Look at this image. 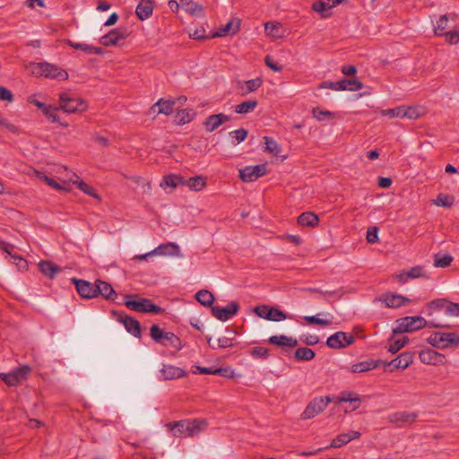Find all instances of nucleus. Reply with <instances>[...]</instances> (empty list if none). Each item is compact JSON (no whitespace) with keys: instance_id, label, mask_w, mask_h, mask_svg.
I'll list each match as a JSON object with an SVG mask.
<instances>
[{"instance_id":"f704fd0d","label":"nucleus","mask_w":459,"mask_h":459,"mask_svg":"<svg viewBox=\"0 0 459 459\" xmlns=\"http://www.w3.org/2000/svg\"><path fill=\"white\" fill-rule=\"evenodd\" d=\"M294 357L298 361H310L316 357V352L310 348L299 347L296 350Z\"/></svg>"},{"instance_id":"a19ab883","label":"nucleus","mask_w":459,"mask_h":459,"mask_svg":"<svg viewBox=\"0 0 459 459\" xmlns=\"http://www.w3.org/2000/svg\"><path fill=\"white\" fill-rule=\"evenodd\" d=\"M307 291H309L311 293H319L324 296L333 297L337 299H341L342 297V295L344 294V291L342 290V289H338V290H323L320 288H308Z\"/></svg>"},{"instance_id":"0e129e2a","label":"nucleus","mask_w":459,"mask_h":459,"mask_svg":"<svg viewBox=\"0 0 459 459\" xmlns=\"http://www.w3.org/2000/svg\"><path fill=\"white\" fill-rule=\"evenodd\" d=\"M367 241L370 244L378 241V229L375 226L369 227L367 231Z\"/></svg>"},{"instance_id":"c9c22d12","label":"nucleus","mask_w":459,"mask_h":459,"mask_svg":"<svg viewBox=\"0 0 459 459\" xmlns=\"http://www.w3.org/2000/svg\"><path fill=\"white\" fill-rule=\"evenodd\" d=\"M195 116V112L193 109H182L178 111L175 122L177 125L182 126L191 122Z\"/></svg>"},{"instance_id":"6e6d98bb","label":"nucleus","mask_w":459,"mask_h":459,"mask_svg":"<svg viewBox=\"0 0 459 459\" xmlns=\"http://www.w3.org/2000/svg\"><path fill=\"white\" fill-rule=\"evenodd\" d=\"M305 321L309 325H318L321 326H328L332 324L331 320L322 319L316 316H307L304 317Z\"/></svg>"},{"instance_id":"dca6fc26","label":"nucleus","mask_w":459,"mask_h":459,"mask_svg":"<svg viewBox=\"0 0 459 459\" xmlns=\"http://www.w3.org/2000/svg\"><path fill=\"white\" fill-rule=\"evenodd\" d=\"M128 33L126 29H114L100 39V43L106 47L118 46L120 41L126 39Z\"/></svg>"},{"instance_id":"4be33fe9","label":"nucleus","mask_w":459,"mask_h":459,"mask_svg":"<svg viewBox=\"0 0 459 459\" xmlns=\"http://www.w3.org/2000/svg\"><path fill=\"white\" fill-rule=\"evenodd\" d=\"M151 254L158 255H171V256H181L180 247L174 242H168L166 244H160L156 248L151 251Z\"/></svg>"},{"instance_id":"423d86ee","label":"nucleus","mask_w":459,"mask_h":459,"mask_svg":"<svg viewBox=\"0 0 459 459\" xmlns=\"http://www.w3.org/2000/svg\"><path fill=\"white\" fill-rule=\"evenodd\" d=\"M427 342L435 348L446 349L459 345V334L456 333L436 332L427 339Z\"/></svg>"},{"instance_id":"6e6552de","label":"nucleus","mask_w":459,"mask_h":459,"mask_svg":"<svg viewBox=\"0 0 459 459\" xmlns=\"http://www.w3.org/2000/svg\"><path fill=\"white\" fill-rule=\"evenodd\" d=\"M320 88H327L333 91H355L363 88V83L356 79L343 78L337 82H323Z\"/></svg>"},{"instance_id":"72a5a7b5","label":"nucleus","mask_w":459,"mask_h":459,"mask_svg":"<svg viewBox=\"0 0 459 459\" xmlns=\"http://www.w3.org/2000/svg\"><path fill=\"white\" fill-rule=\"evenodd\" d=\"M180 4L182 8L186 10V12L191 14L204 15L203 5L194 2L193 0H180Z\"/></svg>"},{"instance_id":"ea45409f","label":"nucleus","mask_w":459,"mask_h":459,"mask_svg":"<svg viewBox=\"0 0 459 459\" xmlns=\"http://www.w3.org/2000/svg\"><path fill=\"white\" fill-rule=\"evenodd\" d=\"M264 141L265 144V151L273 153L274 156L280 155L281 148L274 139L270 136H264Z\"/></svg>"},{"instance_id":"4d7b16f0","label":"nucleus","mask_w":459,"mask_h":459,"mask_svg":"<svg viewBox=\"0 0 459 459\" xmlns=\"http://www.w3.org/2000/svg\"><path fill=\"white\" fill-rule=\"evenodd\" d=\"M448 300L446 299H437L429 303H428V307L434 310L445 309L446 310V307Z\"/></svg>"},{"instance_id":"a878e982","label":"nucleus","mask_w":459,"mask_h":459,"mask_svg":"<svg viewBox=\"0 0 459 459\" xmlns=\"http://www.w3.org/2000/svg\"><path fill=\"white\" fill-rule=\"evenodd\" d=\"M152 0H141L135 9V13L141 21L148 19L152 14Z\"/></svg>"},{"instance_id":"412c9836","label":"nucleus","mask_w":459,"mask_h":459,"mask_svg":"<svg viewBox=\"0 0 459 459\" xmlns=\"http://www.w3.org/2000/svg\"><path fill=\"white\" fill-rule=\"evenodd\" d=\"M96 297L101 295L107 300L115 301L117 293L114 290L111 284L102 280H96Z\"/></svg>"},{"instance_id":"aec40b11","label":"nucleus","mask_w":459,"mask_h":459,"mask_svg":"<svg viewBox=\"0 0 459 459\" xmlns=\"http://www.w3.org/2000/svg\"><path fill=\"white\" fill-rule=\"evenodd\" d=\"M118 320L123 323L126 330L134 337L141 336L140 322L134 317L121 312L118 314Z\"/></svg>"},{"instance_id":"13d9d810","label":"nucleus","mask_w":459,"mask_h":459,"mask_svg":"<svg viewBox=\"0 0 459 459\" xmlns=\"http://www.w3.org/2000/svg\"><path fill=\"white\" fill-rule=\"evenodd\" d=\"M435 204L443 207H451L453 204V197L445 194H439Z\"/></svg>"},{"instance_id":"f03ea898","label":"nucleus","mask_w":459,"mask_h":459,"mask_svg":"<svg viewBox=\"0 0 459 459\" xmlns=\"http://www.w3.org/2000/svg\"><path fill=\"white\" fill-rule=\"evenodd\" d=\"M206 427L207 423L205 420H181L166 424V428L172 431L174 437H181L183 435L193 437L198 435Z\"/></svg>"},{"instance_id":"cd10ccee","label":"nucleus","mask_w":459,"mask_h":459,"mask_svg":"<svg viewBox=\"0 0 459 459\" xmlns=\"http://www.w3.org/2000/svg\"><path fill=\"white\" fill-rule=\"evenodd\" d=\"M39 268L42 274L49 279H53L61 271L58 265L48 260L40 261Z\"/></svg>"},{"instance_id":"7ed1b4c3","label":"nucleus","mask_w":459,"mask_h":459,"mask_svg":"<svg viewBox=\"0 0 459 459\" xmlns=\"http://www.w3.org/2000/svg\"><path fill=\"white\" fill-rule=\"evenodd\" d=\"M125 299V306L135 312L160 314L163 311L160 306L154 304L151 299L141 298L136 294H126Z\"/></svg>"},{"instance_id":"864d4df0","label":"nucleus","mask_w":459,"mask_h":459,"mask_svg":"<svg viewBox=\"0 0 459 459\" xmlns=\"http://www.w3.org/2000/svg\"><path fill=\"white\" fill-rule=\"evenodd\" d=\"M448 23V18L447 16L441 15L437 22V26L435 27V34L437 36H444V34L446 32L445 30L447 28Z\"/></svg>"},{"instance_id":"c03bdc74","label":"nucleus","mask_w":459,"mask_h":459,"mask_svg":"<svg viewBox=\"0 0 459 459\" xmlns=\"http://www.w3.org/2000/svg\"><path fill=\"white\" fill-rule=\"evenodd\" d=\"M165 333H166L161 328H160V326L157 325H153L150 328V335H151L152 339L153 341H155L156 342L161 343L162 345L166 346V345H168V343L163 342Z\"/></svg>"},{"instance_id":"1a4fd4ad","label":"nucleus","mask_w":459,"mask_h":459,"mask_svg":"<svg viewBox=\"0 0 459 459\" xmlns=\"http://www.w3.org/2000/svg\"><path fill=\"white\" fill-rule=\"evenodd\" d=\"M30 368L28 365L14 368L10 373H1L0 378L9 386H15L27 378Z\"/></svg>"},{"instance_id":"5701e85b","label":"nucleus","mask_w":459,"mask_h":459,"mask_svg":"<svg viewBox=\"0 0 459 459\" xmlns=\"http://www.w3.org/2000/svg\"><path fill=\"white\" fill-rule=\"evenodd\" d=\"M360 436H361L360 432H359L357 430H351L348 433L340 434L332 440L329 447H332V448L342 447V446H345L346 444H348L349 442H351V440L359 438ZM326 448H328V446Z\"/></svg>"},{"instance_id":"79ce46f5","label":"nucleus","mask_w":459,"mask_h":459,"mask_svg":"<svg viewBox=\"0 0 459 459\" xmlns=\"http://www.w3.org/2000/svg\"><path fill=\"white\" fill-rule=\"evenodd\" d=\"M186 185L189 186V188L199 191L206 186L205 178L202 176L192 177L187 179Z\"/></svg>"},{"instance_id":"bf43d9fd","label":"nucleus","mask_w":459,"mask_h":459,"mask_svg":"<svg viewBox=\"0 0 459 459\" xmlns=\"http://www.w3.org/2000/svg\"><path fill=\"white\" fill-rule=\"evenodd\" d=\"M249 353L255 358L266 359L269 355V350L265 347L257 346L252 348Z\"/></svg>"},{"instance_id":"e433bc0d","label":"nucleus","mask_w":459,"mask_h":459,"mask_svg":"<svg viewBox=\"0 0 459 459\" xmlns=\"http://www.w3.org/2000/svg\"><path fill=\"white\" fill-rule=\"evenodd\" d=\"M196 300L204 307H211L214 301V297L207 290H201L195 294Z\"/></svg>"},{"instance_id":"37998d69","label":"nucleus","mask_w":459,"mask_h":459,"mask_svg":"<svg viewBox=\"0 0 459 459\" xmlns=\"http://www.w3.org/2000/svg\"><path fill=\"white\" fill-rule=\"evenodd\" d=\"M312 116L317 121L330 120L334 117V113L328 110H322L319 107H315L312 109Z\"/></svg>"},{"instance_id":"49530a36","label":"nucleus","mask_w":459,"mask_h":459,"mask_svg":"<svg viewBox=\"0 0 459 459\" xmlns=\"http://www.w3.org/2000/svg\"><path fill=\"white\" fill-rule=\"evenodd\" d=\"M74 184H76L77 187L84 194L92 196L96 199H100V196L96 193L95 189L89 184L83 182L82 180L74 181Z\"/></svg>"},{"instance_id":"3c124183","label":"nucleus","mask_w":459,"mask_h":459,"mask_svg":"<svg viewBox=\"0 0 459 459\" xmlns=\"http://www.w3.org/2000/svg\"><path fill=\"white\" fill-rule=\"evenodd\" d=\"M422 271H423L422 266H414V267L411 268L405 273L401 274L399 276L400 281H405L408 278H411V279L419 278L420 276H421Z\"/></svg>"},{"instance_id":"a18cd8bd","label":"nucleus","mask_w":459,"mask_h":459,"mask_svg":"<svg viewBox=\"0 0 459 459\" xmlns=\"http://www.w3.org/2000/svg\"><path fill=\"white\" fill-rule=\"evenodd\" d=\"M182 181H183V178L181 177L174 175V174H169L163 178V179L160 183V186H162V187H164V186L176 187L179 184H181Z\"/></svg>"},{"instance_id":"2f4dec72","label":"nucleus","mask_w":459,"mask_h":459,"mask_svg":"<svg viewBox=\"0 0 459 459\" xmlns=\"http://www.w3.org/2000/svg\"><path fill=\"white\" fill-rule=\"evenodd\" d=\"M175 105V100L164 99H160L152 108L151 110L156 112V108H158L159 114L170 115L173 112V107Z\"/></svg>"},{"instance_id":"338daca9","label":"nucleus","mask_w":459,"mask_h":459,"mask_svg":"<svg viewBox=\"0 0 459 459\" xmlns=\"http://www.w3.org/2000/svg\"><path fill=\"white\" fill-rule=\"evenodd\" d=\"M444 36L446 40L452 45L459 43V30H449L446 31Z\"/></svg>"},{"instance_id":"2eb2a0df","label":"nucleus","mask_w":459,"mask_h":459,"mask_svg":"<svg viewBox=\"0 0 459 459\" xmlns=\"http://www.w3.org/2000/svg\"><path fill=\"white\" fill-rule=\"evenodd\" d=\"M417 412L410 411H397L391 413L387 416L386 420L389 423L394 424L398 427H403L407 424H411L418 418Z\"/></svg>"},{"instance_id":"4c0bfd02","label":"nucleus","mask_w":459,"mask_h":459,"mask_svg":"<svg viewBox=\"0 0 459 459\" xmlns=\"http://www.w3.org/2000/svg\"><path fill=\"white\" fill-rule=\"evenodd\" d=\"M258 105L257 100H247L243 101L238 105H236L234 107V110L238 114H247L249 112H252Z\"/></svg>"},{"instance_id":"f3484780","label":"nucleus","mask_w":459,"mask_h":459,"mask_svg":"<svg viewBox=\"0 0 459 459\" xmlns=\"http://www.w3.org/2000/svg\"><path fill=\"white\" fill-rule=\"evenodd\" d=\"M238 309V303L237 301H231L224 307L218 306L212 307V314L221 321H227L229 318L236 315Z\"/></svg>"},{"instance_id":"20e7f679","label":"nucleus","mask_w":459,"mask_h":459,"mask_svg":"<svg viewBox=\"0 0 459 459\" xmlns=\"http://www.w3.org/2000/svg\"><path fill=\"white\" fill-rule=\"evenodd\" d=\"M59 108L69 114L82 113L88 109V103L82 98L67 92H61L59 94Z\"/></svg>"},{"instance_id":"774afa93","label":"nucleus","mask_w":459,"mask_h":459,"mask_svg":"<svg viewBox=\"0 0 459 459\" xmlns=\"http://www.w3.org/2000/svg\"><path fill=\"white\" fill-rule=\"evenodd\" d=\"M446 314L448 316H459V303L447 302Z\"/></svg>"},{"instance_id":"f257e3e1","label":"nucleus","mask_w":459,"mask_h":459,"mask_svg":"<svg viewBox=\"0 0 459 459\" xmlns=\"http://www.w3.org/2000/svg\"><path fill=\"white\" fill-rule=\"evenodd\" d=\"M395 324L396 325L393 329V333L389 338V341L393 340L396 334L412 333L423 329L427 326L434 328H450V325H447L437 324L433 321L428 322L424 317L420 316H404L397 319Z\"/></svg>"},{"instance_id":"39448f33","label":"nucleus","mask_w":459,"mask_h":459,"mask_svg":"<svg viewBox=\"0 0 459 459\" xmlns=\"http://www.w3.org/2000/svg\"><path fill=\"white\" fill-rule=\"evenodd\" d=\"M32 73L37 76H44L51 79L67 80L69 75L65 70L59 66L48 62L34 63L31 65Z\"/></svg>"},{"instance_id":"9b49d317","label":"nucleus","mask_w":459,"mask_h":459,"mask_svg":"<svg viewBox=\"0 0 459 459\" xmlns=\"http://www.w3.org/2000/svg\"><path fill=\"white\" fill-rule=\"evenodd\" d=\"M255 313L261 318L269 321H281L287 318L286 315L280 309L271 307L267 305H260L254 308Z\"/></svg>"},{"instance_id":"603ef678","label":"nucleus","mask_w":459,"mask_h":459,"mask_svg":"<svg viewBox=\"0 0 459 459\" xmlns=\"http://www.w3.org/2000/svg\"><path fill=\"white\" fill-rule=\"evenodd\" d=\"M409 342V338L407 336H403L401 339L394 341L388 347V351L392 354L397 353L401 349H403Z\"/></svg>"},{"instance_id":"680f3d73","label":"nucleus","mask_w":459,"mask_h":459,"mask_svg":"<svg viewBox=\"0 0 459 459\" xmlns=\"http://www.w3.org/2000/svg\"><path fill=\"white\" fill-rule=\"evenodd\" d=\"M383 115L389 116L390 117H403V106L389 108L382 111Z\"/></svg>"},{"instance_id":"c85d7f7f","label":"nucleus","mask_w":459,"mask_h":459,"mask_svg":"<svg viewBox=\"0 0 459 459\" xmlns=\"http://www.w3.org/2000/svg\"><path fill=\"white\" fill-rule=\"evenodd\" d=\"M160 373L166 380L180 378L186 376V372L182 368L171 365H165Z\"/></svg>"},{"instance_id":"4468645a","label":"nucleus","mask_w":459,"mask_h":459,"mask_svg":"<svg viewBox=\"0 0 459 459\" xmlns=\"http://www.w3.org/2000/svg\"><path fill=\"white\" fill-rule=\"evenodd\" d=\"M414 359V353L411 351H404L397 356L395 359L391 360L390 362L382 361L385 367H390L389 371L393 372L396 369H405L407 368Z\"/></svg>"},{"instance_id":"8fccbe9b","label":"nucleus","mask_w":459,"mask_h":459,"mask_svg":"<svg viewBox=\"0 0 459 459\" xmlns=\"http://www.w3.org/2000/svg\"><path fill=\"white\" fill-rule=\"evenodd\" d=\"M263 84V80L260 77L251 79L245 82L246 91H243V95H247L249 92L256 91Z\"/></svg>"},{"instance_id":"393cba45","label":"nucleus","mask_w":459,"mask_h":459,"mask_svg":"<svg viewBox=\"0 0 459 459\" xmlns=\"http://www.w3.org/2000/svg\"><path fill=\"white\" fill-rule=\"evenodd\" d=\"M240 23L241 21L238 18H233L226 25L215 31L211 38L224 37L229 34L234 35L239 30Z\"/></svg>"},{"instance_id":"69168bd1","label":"nucleus","mask_w":459,"mask_h":459,"mask_svg":"<svg viewBox=\"0 0 459 459\" xmlns=\"http://www.w3.org/2000/svg\"><path fill=\"white\" fill-rule=\"evenodd\" d=\"M230 135L234 134V137L236 139V143H240L244 142L247 139V137L248 135V132L245 128H239L238 130L230 132Z\"/></svg>"},{"instance_id":"58836bf2","label":"nucleus","mask_w":459,"mask_h":459,"mask_svg":"<svg viewBox=\"0 0 459 459\" xmlns=\"http://www.w3.org/2000/svg\"><path fill=\"white\" fill-rule=\"evenodd\" d=\"M59 108H55L50 105H48L46 108L43 110V114L50 119L54 123H59L62 126L67 127V123H63L59 120V117L57 115V111L59 110Z\"/></svg>"},{"instance_id":"9d476101","label":"nucleus","mask_w":459,"mask_h":459,"mask_svg":"<svg viewBox=\"0 0 459 459\" xmlns=\"http://www.w3.org/2000/svg\"><path fill=\"white\" fill-rule=\"evenodd\" d=\"M355 338L345 332H336L327 338L326 344L332 349H342L352 344Z\"/></svg>"},{"instance_id":"09e8293b","label":"nucleus","mask_w":459,"mask_h":459,"mask_svg":"<svg viewBox=\"0 0 459 459\" xmlns=\"http://www.w3.org/2000/svg\"><path fill=\"white\" fill-rule=\"evenodd\" d=\"M454 258L451 255L446 254V255H436L434 259V265L436 267H446L450 265V264L453 262Z\"/></svg>"},{"instance_id":"bb28decb","label":"nucleus","mask_w":459,"mask_h":459,"mask_svg":"<svg viewBox=\"0 0 459 459\" xmlns=\"http://www.w3.org/2000/svg\"><path fill=\"white\" fill-rule=\"evenodd\" d=\"M351 403L352 405L351 411H355L360 405V397L352 391L342 392L337 397V403Z\"/></svg>"},{"instance_id":"de8ad7c7","label":"nucleus","mask_w":459,"mask_h":459,"mask_svg":"<svg viewBox=\"0 0 459 459\" xmlns=\"http://www.w3.org/2000/svg\"><path fill=\"white\" fill-rule=\"evenodd\" d=\"M37 177L38 178L43 180L44 182H46L49 186H51L52 188L56 189V190H65L67 191V189L65 188V186H62L61 184H59L58 182H56L54 178L45 175L44 173L42 172H37Z\"/></svg>"},{"instance_id":"6ab92c4d","label":"nucleus","mask_w":459,"mask_h":459,"mask_svg":"<svg viewBox=\"0 0 459 459\" xmlns=\"http://www.w3.org/2000/svg\"><path fill=\"white\" fill-rule=\"evenodd\" d=\"M379 300L385 303L387 307L391 308H398L411 303V299L396 293L383 294Z\"/></svg>"},{"instance_id":"ddd939ff","label":"nucleus","mask_w":459,"mask_h":459,"mask_svg":"<svg viewBox=\"0 0 459 459\" xmlns=\"http://www.w3.org/2000/svg\"><path fill=\"white\" fill-rule=\"evenodd\" d=\"M266 165L259 164L255 166H247L239 169V178L244 182H253L260 177L265 175Z\"/></svg>"},{"instance_id":"052dcab7","label":"nucleus","mask_w":459,"mask_h":459,"mask_svg":"<svg viewBox=\"0 0 459 459\" xmlns=\"http://www.w3.org/2000/svg\"><path fill=\"white\" fill-rule=\"evenodd\" d=\"M265 31L273 36V37H280L279 36V30L281 29L280 23L268 22L264 24Z\"/></svg>"},{"instance_id":"c756f323","label":"nucleus","mask_w":459,"mask_h":459,"mask_svg":"<svg viewBox=\"0 0 459 459\" xmlns=\"http://www.w3.org/2000/svg\"><path fill=\"white\" fill-rule=\"evenodd\" d=\"M268 342L273 345L281 347H296L298 345V340L293 337H288L286 335H273L268 339Z\"/></svg>"},{"instance_id":"473e14b6","label":"nucleus","mask_w":459,"mask_h":459,"mask_svg":"<svg viewBox=\"0 0 459 459\" xmlns=\"http://www.w3.org/2000/svg\"><path fill=\"white\" fill-rule=\"evenodd\" d=\"M298 222L301 226L315 227L319 223V219L315 213L306 212L298 217Z\"/></svg>"},{"instance_id":"e2e57ef3","label":"nucleus","mask_w":459,"mask_h":459,"mask_svg":"<svg viewBox=\"0 0 459 459\" xmlns=\"http://www.w3.org/2000/svg\"><path fill=\"white\" fill-rule=\"evenodd\" d=\"M330 8V3H328L326 0L316 1L312 4V9L316 13H323Z\"/></svg>"},{"instance_id":"b1692460","label":"nucleus","mask_w":459,"mask_h":459,"mask_svg":"<svg viewBox=\"0 0 459 459\" xmlns=\"http://www.w3.org/2000/svg\"><path fill=\"white\" fill-rule=\"evenodd\" d=\"M229 120L230 117L223 113L214 114L209 116L205 119L204 126H205L207 132L212 133Z\"/></svg>"},{"instance_id":"0eeeda50","label":"nucleus","mask_w":459,"mask_h":459,"mask_svg":"<svg viewBox=\"0 0 459 459\" xmlns=\"http://www.w3.org/2000/svg\"><path fill=\"white\" fill-rule=\"evenodd\" d=\"M333 401V398L329 395L325 397L318 396L312 399L307 405L304 411L301 413L302 420L313 419L320 412H322L325 407Z\"/></svg>"},{"instance_id":"f8f14e48","label":"nucleus","mask_w":459,"mask_h":459,"mask_svg":"<svg viewBox=\"0 0 459 459\" xmlns=\"http://www.w3.org/2000/svg\"><path fill=\"white\" fill-rule=\"evenodd\" d=\"M71 281L74 284L76 291L81 298L87 299L96 298V281L92 283L89 281L76 278L71 279Z\"/></svg>"},{"instance_id":"7c9ffc66","label":"nucleus","mask_w":459,"mask_h":459,"mask_svg":"<svg viewBox=\"0 0 459 459\" xmlns=\"http://www.w3.org/2000/svg\"><path fill=\"white\" fill-rule=\"evenodd\" d=\"M380 364H382V360L368 359L353 364L351 366V371L352 373H362L368 371L370 369H374L377 368Z\"/></svg>"},{"instance_id":"a211bd4d","label":"nucleus","mask_w":459,"mask_h":459,"mask_svg":"<svg viewBox=\"0 0 459 459\" xmlns=\"http://www.w3.org/2000/svg\"><path fill=\"white\" fill-rule=\"evenodd\" d=\"M420 359L424 364L429 365H443L446 363L445 355L430 349L426 348L419 354Z\"/></svg>"},{"instance_id":"5fc2aeb1","label":"nucleus","mask_w":459,"mask_h":459,"mask_svg":"<svg viewBox=\"0 0 459 459\" xmlns=\"http://www.w3.org/2000/svg\"><path fill=\"white\" fill-rule=\"evenodd\" d=\"M163 342H169L170 346L176 349H180L181 341L180 339L171 332H167L164 335Z\"/></svg>"}]
</instances>
